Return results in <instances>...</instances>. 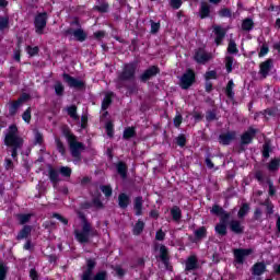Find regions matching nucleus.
I'll return each instance as SVG.
<instances>
[{
    "label": "nucleus",
    "instance_id": "obj_41",
    "mask_svg": "<svg viewBox=\"0 0 280 280\" xmlns=\"http://www.w3.org/2000/svg\"><path fill=\"white\" fill-rule=\"evenodd\" d=\"M219 16H221V19H231V16H233V13L231 12V9L223 8L219 11Z\"/></svg>",
    "mask_w": 280,
    "mask_h": 280
},
{
    "label": "nucleus",
    "instance_id": "obj_40",
    "mask_svg": "<svg viewBox=\"0 0 280 280\" xmlns=\"http://www.w3.org/2000/svg\"><path fill=\"white\" fill-rule=\"evenodd\" d=\"M225 212L224 208L220 207L219 205L212 206V209L210 210V213L212 215H219L221 217Z\"/></svg>",
    "mask_w": 280,
    "mask_h": 280
},
{
    "label": "nucleus",
    "instance_id": "obj_58",
    "mask_svg": "<svg viewBox=\"0 0 280 280\" xmlns=\"http://www.w3.org/2000/svg\"><path fill=\"white\" fill-rule=\"evenodd\" d=\"M170 5L173 10H179L180 5H183V0H171Z\"/></svg>",
    "mask_w": 280,
    "mask_h": 280
},
{
    "label": "nucleus",
    "instance_id": "obj_25",
    "mask_svg": "<svg viewBox=\"0 0 280 280\" xmlns=\"http://www.w3.org/2000/svg\"><path fill=\"white\" fill-rule=\"evenodd\" d=\"M32 234V225H24L23 229L19 232L16 240H27Z\"/></svg>",
    "mask_w": 280,
    "mask_h": 280
},
{
    "label": "nucleus",
    "instance_id": "obj_28",
    "mask_svg": "<svg viewBox=\"0 0 280 280\" xmlns=\"http://www.w3.org/2000/svg\"><path fill=\"white\" fill-rule=\"evenodd\" d=\"M279 167H280V159L279 158H276V159H272L268 165H267V168L270 171V172H278L279 171Z\"/></svg>",
    "mask_w": 280,
    "mask_h": 280
},
{
    "label": "nucleus",
    "instance_id": "obj_29",
    "mask_svg": "<svg viewBox=\"0 0 280 280\" xmlns=\"http://www.w3.org/2000/svg\"><path fill=\"white\" fill-rule=\"evenodd\" d=\"M253 27H255V22H253V19L247 18V19L243 20L242 30L244 32H250V30H253Z\"/></svg>",
    "mask_w": 280,
    "mask_h": 280
},
{
    "label": "nucleus",
    "instance_id": "obj_44",
    "mask_svg": "<svg viewBox=\"0 0 280 280\" xmlns=\"http://www.w3.org/2000/svg\"><path fill=\"white\" fill-rule=\"evenodd\" d=\"M248 211H250V206H248V203H243L238 210V218H244Z\"/></svg>",
    "mask_w": 280,
    "mask_h": 280
},
{
    "label": "nucleus",
    "instance_id": "obj_64",
    "mask_svg": "<svg viewBox=\"0 0 280 280\" xmlns=\"http://www.w3.org/2000/svg\"><path fill=\"white\" fill-rule=\"evenodd\" d=\"M268 51H269L268 45L264 44L258 54L259 58H262V56H266V54H268Z\"/></svg>",
    "mask_w": 280,
    "mask_h": 280
},
{
    "label": "nucleus",
    "instance_id": "obj_10",
    "mask_svg": "<svg viewBox=\"0 0 280 280\" xmlns=\"http://www.w3.org/2000/svg\"><path fill=\"white\" fill-rule=\"evenodd\" d=\"M27 100H30V95L23 94L19 100L14 102H9V115H11V117H14L19 108H21V106L23 105V102H27Z\"/></svg>",
    "mask_w": 280,
    "mask_h": 280
},
{
    "label": "nucleus",
    "instance_id": "obj_54",
    "mask_svg": "<svg viewBox=\"0 0 280 280\" xmlns=\"http://www.w3.org/2000/svg\"><path fill=\"white\" fill-rule=\"evenodd\" d=\"M176 143H177V145H179V148H185V145L187 143V138H185V135H179L176 138Z\"/></svg>",
    "mask_w": 280,
    "mask_h": 280
},
{
    "label": "nucleus",
    "instance_id": "obj_48",
    "mask_svg": "<svg viewBox=\"0 0 280 280\" xmlns=\"http://www.w3.org/2000/svg\"><path fill=\"white\" fill-rule=\"evenodd\" d=\"M205 80H207V82H209V80H218V72L215 70L206 72Z\"/></svg>",
    "mask_w": 280,
    "mask_h": 280
},
{
    "label": "nucleus",
    "instance_id": "obj_13",
    "mask_svg": "<svg viewBox=\"0 0 280 280\" xmlns=\"http://www.w3.org/2000/svg\"><path fill=\"white\" fill-rule=\"evenodd\" d=\"M211 58H213V56L210 52H206L203 48H199L195 51L194 59L199 65H207Z\"/></svg>",
    "mask_w": 280,
    "mask_h": 280
},
{
    "label": "nucleus",
    "instance_id": "obj_7",
    "mask_svg": "<svg viewBox=\"0 0 280 280\" xmlns=\"http://www.w3.org/2000/svg\"><path fill=\"white\" fill-rule=\"evenodd\" d=\"M35 32L39 36L45 34L47 27V12L38 13L34 19Z\"/></svg>",
    "mask_w": 280,
    "mask_h": 280
},
{
    "label": "nucleus",
    "instance_id": "obj_4",
    "mask_svg": "<svg viewBox=\"0 0 280 280\" xmlns=\"http://www.w3.org/2000/svg\"><path fill=\"white\" fill-rule=\"evenodd\" d=\"M79 218L82 220V231L74 230V237L80 244H89V234L91 233V223L86 220L84 213H80Z\"/></svg>",
    "mask_w": 280,
    "mask_h": 280
},
{
    "label": "nucleus",
    "instance_id": "obj_6",
    "mask_svg": "<svg viewBox=\"0 0 280 280\" xmlns=\"http://www.w3.org/2000/svg\"><path fill=\"white\" fill-rule=\"evenodd\" d=\"M196 83V72L191 69H187L186 72L179 79V86L184 91H187L190 86Z\"/></svg>",
    "mask_w": 280,
    "mask_h": 280
},
{
    "label": "nucleus",
    "instance_id": "obj_33",
    "mask_svg": "<svg viewBox=\"0 0 280 280\" xmlns=\"http://www.w3.org/2000/svg\"><path fill=\"white\" fill-rule=\"evenodd\" d=\"M54 89L56 95H58L59 97H62L65 95V85H62V82L56 81Z\"/></svg>",
    "mask_w": 280,
    "mask_h": 280
},
{
    "label": "nucleus",
    "instance_id": "obj_21",
    "mask_svg": "<svg viewBox=\"0 0 280 280\" xmlns=\"http://www.w3.org/2000/svg\"><path fill=\"white\" fill-rule=\"evenodd\" d=\"M230 229H231V232L235 233L236 235H242V233H244V226L237 220H232L230 222Z\"/></svg>",
    "mask_w": 280,
    "mask_h": 280
},
{
    "label": "nucleus",
    "instance_id": "obj_31",
    "mask_svg": "<svg viewBox=\"0 0 280 280\" xmlns=\"http://www.w3.org/2000/svg\"><path fill=\"white\" fill-rule=\"evenodd\" d=\"M143 229H145V223L139 220L133 226V235H141L143 233Z\"/></svg>",
    "mask_w": 280,
    "mask_h": 280
},
{
    "label": "nucleus",
    "instance_id": "obj_23",
    "mask_svg": "<svg viewBox=\"0 0 280 280\" xmlns=\"http://www.w3.org/2000/svg\"><path fill=\"white\" fill-rule=\"evenodd\" d=\"M130 205V197L126 195V192H121L118 196V207L120 209H128V206Z\"/></svg>",
    "mask_w": 280,
    "mask_h": 280
},
{
    "label": "nucleus",
    "instance_id": "obj_59",
    "mask_svg": "<svg viewBox=\"0 0 280 280\" xmlns=\"http://www.w3.org/2000/svg\"><path fill=\"white\" fill-rule=\"evenodd\" d=\"M173 124L175 128H180V125L183 124V115L178 114L175 116Z\"/></svg>",
    "mask_w": 280,
    "mask_h": 280
},
{
    "label": "nucleus",
    "instance_id": "obj_16",
    "mask_svg": "<svg viewBox=\"0 0 280 280\" xmlns=\"http://www.w3.org/2000/svg\"><path fill=\"white\" fill-rule=\"evenodd\" d=\"M212 27L215 35V45H222V40H224V36H226V31L220 25H214Z\"/></svg>",
    "mask_w": 280,
    "mask_h": 280
},
{
    "label": "nucleus",
    "instance_id": "obj_50",
    "mask_svg": "<svg viewBox=\"0 0 280 280\" xmlns=\"http://www.w3.org/2000/svg\"><path fill=\"white\" fill-rule=\"evenodd\" d=\"M225 68L228 73H231V71H233V57L231 56L225 57Z\"/></svg>",
    "mask_w": 280,
    "mask_h": 280
},
{
    "label": "nucleus",
    "instance_id": "obj_2",
    "mask_svg": "<svg viewBox=\"0 0 280 280\" xmlns=\"http://www.w3.org/2000/svg\"><path fill=\"white\" fill-rule=\"evenodd\" d=\"M61 132L67 139L68 148L73 159V163H80V161H82V152L86 150V145L78 141V137L71 132V129H69L68 126H63L61 128Z\"/></svg>",
    "mask_w": 280,
    "mask_h": 280
},
{
    "label": "nucleus",
    "instance_id": "obj_36",
    "mask_svg": "<svg viewBox=\"0 0 280 280\" xmlns=\"http://www.w3.org/2000/svg\"><path fill=\"white\" fill-rule=\"evenodd\" d=\"M171 214L173 220H175V222H178V220H180L182 218L180 208H178V206H174L171 210Z\"/></svg>",
    "mask_w": 280,
    "mask_h": 280
},
{
    "label": "nucleus",
    "instance_id": "obj_43",
    "mask_svg": "<svg viewBox=\"0 0 280 280\" xmlns=\"http://www.w3.org/2000/svg\"><path fill=\"white\" fill-rule=\"evenodd\" d=\"M59 174H61V176H63L65 178H71V167L61 166L59 168Z\"/></svg>",
    "mask_w": 280,
    "mask_h": 280
},
{
    "label": "nucleus",
    "instance_id": "obj_17",
    "mask_svg": "<svg viewBox=\"0 0 280 280\" xmlns=\"http://www.w3.org/2000/svg\"><path fill=\"white\" fill-rule=\"evenodd\" d=\"M48 177L54 187L60 183V173L50 164L48 165Z\"/></svg>",
    "mask_w": 280,
    "mask_h": 280
},
{
    "label": "nucleus",
    "instance_id": "obj_46",
    "mask_svg": "<svg viewBox=\"0 0 280 280\" xmlns=\"http://www.w3.org/2000/svg\"><path fill=\"white\" fill-rule=\"evenodd\" d=\"M270 152H271L270 143L265 142L264 145H262V156H264V159H270Z\"/></svg>",
    "mask_w": 280,
    "mask_h": 280
},
{
    "label": "nucleus",
    "instance_id": "obj_61",
    "mask_svg": "<svg viewBox=\"0 0 280 280\" xmlns=\"http://www.w3.org/2000/svg\"><path fill=\"white\" fill-rule=\"evenodd\" d=\"M105 128H106L107 136L113 138V122L107 121L106 125H105Z\"/></svg>",
    "mask_w": 280,
    "mask_h": 280
},
{
    "label": "nucleus",
    "instance_id": "obj_5",
    "mask_svg": "<svg viewBox=\"0 0 280 280\" xmlns=\"http://www.w3.org/2000/svg\"><path fill=\"white\" fill-rule=\"evenodd\" d=\"M137 74V63H125L122 71L118 74L119 82H133Z\"/></svg>",
    "mask_w": 280,
    "mask_h": 280
},
{
    "label": "nucleus",
    "instance_id": "obj_3",
    "mask_svg": "<svg viewBox=\"0 0 280 280\" xmlns=\"http://www.w3.org/2000/svg\"><path fill=\"white\" fill-rule=\"evenodd\" d=\"M65 36H73L79 43H84L88 38L86 32L82 28V24H80V20L75 18L72 22H70V27L63 32Z\"/></svg>",
    "mask_w": 280,
    "mask_h": 280
},
{
    "label": "nucleus",
    "instance_id": "obj_57",
    "mask_svg": "<svg viewBox=\"0 0 280 280\" xmlns=\"http://www.w3.org/2000/svg\"><path fill=\"white\" fill-rule=\"evenodd\" d=\"M92 205L93 207H95L96 209H104V203L102 202V200L100 199V197H95L92 200Z\"/></svg>",
    "mask_w": 280,
    "mask_h": 280
},
{
    "label": "nucleus",
    "instance_id": "obj_39",
    "mask_svg": "<svg viewBox=\"0 0 280 280\" xmlns=\"http://www.w3.org/2000/svg\"><path fill=\"white\" fill-rule=\"evenodd\" d=\"M113 104V98L109 94H106V96L103 98L102 102V110H107L108 106Z\"/></svg>",
    "mask_w": 280,
    "mask_h": 280
},
{
    "label": "nucleus",
    "instance_id": "obj_35",
    "mask_svg": "<svg viewBox=\"0 0 280 280\" xmlns=\"http://www.w3.org/2000/svg\"><path fill=\"white\" fill-rule=\"evenodd\" d=\"M214 230H215V233H218V235H221V237H224V235H226V233H228L226 224H224V223L217 224Z\"/></svg>",
    "mask_w": 280,
    "mask_h": 280
},
{
    "label": "nucleus",
    "instance_id": "obj_19",
    "mask_svg": "<svg viewBox=\"0 0 280 280\" xmlns=\"http://www.w3.org/2000/svg\"><path fill=\"white\" fill-rule=\"evenodd\" d=\"M272 69V59H267L266 61L260 63L259 73L262 78H268V73Z\"/></svg>",
    "mask_w": 280,
    "mask_h": 280
},
{
    "label": "nucleus",
    "instance_id": "obj_15",
    "mask_svg": "<svg viewBox=\"0 0 280 280\" xmlns=\"http://www.w3.org/2000/svg\"><path fill=\"white\" fill-rule=\"evenodd\" d=\"M236 135L235 131H228L226 133L220 135L219 143H221V145H231V142L235 141Z\"/></svg>",
    "mask_w": 280,
    "mask_h": 280
},
{
    "label": "nucleus",
    "instance_id": "obj_22",
    "mask_svg": "<svg viewBox=\"0 0 280 280\" xmlns=\"http://www.w3.org/2000/svg\"><path fill=\"white\" fill-rule=\"evenodd\" d=\"M136 215H143V197H136L133 200Z\"/></svg>",
    "mask_w": 280,
    "mask_h": 280
},
{
    "label": "nucleus",
    "instance_id": "obj_42",
    "mask_svg": "<svg viewBox=\"0 0 280 280\" xmlns=\"http://www.w3.org/2000/svg\"><path fill=\"white\" fill-rule=\"evenodd\" d=\"M68 115L72 118V119H80V117H78V107L75 105H72L70 107H68Z\"/></svg>",
    "mask_w": 280,
    "mask_h": 280
},
{
    "label": "nucleus",
    "instance_id": "obj_47",
    "mask_svg": "<svg viewBox=\"0 0 280 280\" xmlns=\"http://www.w3.org/2000/svg\"><path fill=\"white\" fill-rule=\"evenodd\" d=\"M101 191H103L106 198H110V196H113V188L108 185L101 186Z\"/></svg>",
    "mask_w": 280,
    "mask_h": 280
},
{
    "label": "nucleus",
    "instance_id": "obj_63",
    "mask_svg": "<svg viewBox=\"0 0 280 280\" xmlns=\"http://www.w3.org/2000/svg\"><path fill=\"white\" fill-rule=\"evenodd\" d=\"M26 49H27V54L30 56H36L38 54V47L37 46H35L33 48H32V46H27Z\"/></svg>",
    "mask_w": 280,
    "mask_h": 280
},
{
    "label": "nucleus",
    "instance_id": "obj_14",
    "mask_svg": "<svg viewBox=\"0 0 280 280\" xmlns=\"http://www.w3.org/2000/svg\"><path fill=\"white\" fill-rule=\"evenodd\" d=\"M95 266H97V262L94 259H88L86 269L81 275V280H91V277H93V270H95Z\"/></svg>",
    "mask_w": 280,
    "mask_h": 280
},
{
    "label": "nucleus",
    "instance_id": "obj_49",
    "mask_svg": "<svg viewBox=\"0 0 280 280\" xmlns=\"http://www.w3.org/2000/svg\"><path fill=\"white\" fill-rule=\"evenodd\" d=\"M10 25V19L7 16H1L0 18V30L3 31L8 28Z\"/></svg>",
    "mask_w": 280,
    "mask_h": 280
},
{
    "label": "nucleus",
    "instance_id": "obj_8",
    "mask_svg": "<svg viewBox=\"0 0 280 280\" xmlns=\"http://www.w3.org/2000/svg\"><path fill=\"white\" fill-rule=\"evenodd\" d=\"M62 78L63 82H66L70 89H77L78 91H84V89H86V83H84V81L75 79L69 73H63Z\"/></svg>",
    "mask_w": 280,
    "mask_h": 280
},
{
    "label": "nucleus",
    "instance_id": "obj_20",
    "mask_svg": "<svg viewBox=\"0 0 280 280\" xmlns=\"http://www.w3.org/2000/svg\"><path fill=\"white\" fill-rule=\"evenodd\" d=\"M116 171L117 174H119V176L122 178V180H126V178H128V165L125 164V162H118L116 164Z\"/></svg>",
    "mask_w": 280,
    "mask_h": 280
},
{
    "label": "nucleus",
    "instance_id": "obj_27",
    "mask_svg": "<svg viewBox=\"0 0 280 280\" xmlns=\"http://www.w3.org/2000/svg\"><path fill=\"white\" fill-rule=\"evenodd\" d=\"M198 268V259H196V256H190L186 260V270H196Z\"/></svg>",
    "mask_w": 280,
    "mask_h": 280
},
{
    "label": "nucleus",
    "instance_id": "obj_18",
    "mask_svg": "<svg viewBox=\"0 0 280 280\" xmlns=\"http://www.w3.org/2000/svg\"><path fill=\"white\" fill-rule=\"evenodd\" d=\"M160 259L164 264L166 270H170V254L165 245L160 246Z\"/></svg>",
    "mask_w": 280,
    "mask_h": 280
},
{
    "label": "nucleus",
    "instance_id": "obj_34",
    "mask_svg": "<svg viewBox=\"0 0 280 280\" xmlns=\"http://www.w3.org/2000/svg\"><path fill=\"white\" fill-rule=\"evenodd\" d=\"M233 86H235V84L233 83V80H230L228 82V85H226V89H225L226 96L230 100H233L235 97V92H233Z\"/></svg>",
    "mask_w": 280,
    "mask_h": 280
},
{
    "label": "nucleus",
    "instance_id": "obj_38",
    "mask_svg": "<svg viewBox=\"0 0 280 280\" xmlns=\"http://www.w3.org/2000/svg\"><path fill=\"white\" fill-rule=\"evenodd\" d=\"M8 267L5 266V262L3 260H0V280H5V277H8Z\"/></svg>",
    "mask_w": 280,
    "mask_h": 280
},
{
    "label": "nucleus",
    "instance_id": "obj_30",
    "mask_svg": "<svg viewBox=\"0 0 280 280\" xmlns=\"http://www.w3.org/2000/svg\"><path fill=\"white\" fill-rule=\"evenodd\" d=\"M132 137H137V131H135V127H128L124 130L122 138L128 140L132 139Z\"/></svg>",
    "mask_w": 280,
    "mask_h": 280
},
{
    "label": "nucleus",
    "instance_id": "obj_1",
    "mask_svg": "<svg viewBox=\"0 0 280 280\" xmlns=\"http://www.w3.org/2000/svg\"><path fill=\"white\" fill-rule=\"evenodd\" d=\"M24 144L25 140L23 137L19 136V127H16V125H11L4 136V145H7L8 152H11L12 159L19 156V152L23 150Z\"/></svg>",
    "mask_w": 280,
    "mask_h": 280
},
{
    "label": "nucleus",
    "instance_id": "obj_55",
    "mask_svg": "<svg viewBox=\"0 0 280 280\" xmlns=\"http://www.w3.org/2000/svg\"><path fill=\"white\" fill-rule=\"evenodd\" d=\"M93 280H108V273L106 271L97 272Z\"/></svg>",
    "mask_w": 280,
    "mask_h": 280
},
{
    "label": "nucleus",
    "instance_id": "obj_12",
    "mask_svg": "<svg viewBox=\"0 0 280 280\" xmlns=\"http://www.w3.org/2000/svg\"><path fill=\"white\" fill-rule=\"evenodd\" d=\"M256 136L257 129L249 127L248 130L241 136V148H244V145H249V143H253V139Z\"/></svg>",
    "mask_w": 280,
    "mask_h": 280
},
{
    "label": "nucleus",
    "instance_id": "obj_60",
    "mask_svg": "<svg viewBox=\"0 0 280 280\" xmlns=\"http://www.w3.org/2000/svg\"><path fill=\"white\" fill-rule=\"evenodd\" d=\"M34 144L37 145V144H43V133L42 132H36L35 133V141H34Z\"/></svg>",
    "mask_w": 280,
    "mask_h": 280
},
{
    "label": "nucleus",
    "instance_id": "obj_56",
    "mask_svg": "<svg viewBox=\"0 0 280 280\" xmlns=\"http://www.w3.org/2000/svg\"><path fill=\"white\" fill-rule=\"evenodd\" d=\"M206 119H207V121H215V119H218L215 110L207 112Z\"/></svg>",
    "mask_w": 280,
    "mask_h": 280
},
{
    "label": "nucleus",
    "instance_id": "obj_52",
    "mask_svg": "<svg viewBox=\"0 0 280 280\" xmlns=\"http://www.w3.org/2000/svg\"><path fill=\"white\" fill-rule=\"evenodd\" d=\"M22 119H24V121L26 124H30V121H32V108L28 107L22 115Z\"/></svg>",
    "mask_w": 280,
    "mask_h": 280
},
{
    "label": "nucleus",
    "instance_id": "obj_62",
    "mask_svg": "<svg viewBox=\"0 0 280 280\" xmlns=\"http://www.w3.org/2000/svg\"><path fill=\"white\" fill-rule=\"evenodd\" d=\"M94 10H97V12H108V4L103 3L101 5L94 7Z\"/></svg>",
    "mask_w": 280,
    "mask_h": 280
},
{
    "label": "nucleus",
    "instance_id": "obj_51",
    "mask_svg": "<svg viewBox=\"0 0 280 280\" xmlns=\"http://www.w3.org/2000/svg\"><path fill=\"white\" fill-rule=\"evenodd\" d=\"M151 23V34H159L161 30V23L154 22V20H150Z\"/></svg>",
    "mask_w": 280,
    "mask_h": 280
},
{
    "label": "nucleus",
    "instance_id": "obj_37",
    "mask_svg": "<svg viewBox=\"0 0 280 280\" xmlns=\"http://www.w3.org/2000/svg\"><path fill=\"white\" fill-rule=\"evenodd\" d=\"M195 237L196 240H205V237H207V228L201 226L198 230H196Z\"/></svg>",
    "mask_w": 280,
    "mask_h": 280
},
{
    "label": "nucleus",
    "instance_id": "obj_11",
    "mask_svg": "<svg viewBox=\"0 0 280 280\" xmlns=\"http://www.w3.org/2000/svg\"><path fill=\"white\" fill-rule=\"evenodd\" d=\"M161 73V69H159L158 66H151L147 70L140 74V81L148 82L149 80H152V78H155V75H159Z\"/></svg>",
    "mask_w": 280,
    "mask_h": 280
},
{
    "label": "nucleus",
    "instance_id": "obj_45",
    "mask_svg": "<svg viewBox=\"0 0 280 280\" xmlns=\"http://www.w3.org/2000/svg\"><path fill=\"white\" fill-rule=\"evenodd\" d=\"M237 44H235V40L230 39L228 46V54H237Z\"/></svg>",
    "mask_w": 280,
    "mask_h": 280
},
{
    "label": "nucleus",
    "instance_id": "obj_9",
    "mask_svg": "<svg viewBox=\"0 0 280 280\" xmlns=\"http://www.w3.org/2000/svg\"><path fill=\"white\" fill-rule=\"evenodd\" d=\"M233 255L235 258V264H238L240 266L244 265V261L246 257L253 255L252 248H236L233 250Z\"/></svg>",
    "mask_w": 280,
    "mask_h": 280
},
{
    "label": "nucleus",
    "instance_id": "obj_53",
    "mask_svg": "<svg viewBox=\"0 0 280 280\" xmlns=\"http://www.w3.org/2000/svg\"><path fill=\"white\" fill-rule=\"evenodd\" d=\"M18 220L20 224H27V222L32 220V214H19Z\"/></svg>",
    "mask_w": 280,
    "mask_h": 280
},
{
    "label": "nucleus",
    "instance_id": "obj_32",
    "mask_svg": "<svg viewBox=\"0 0 280 280\" xmlns=\"http://www.w3.org/2000/svg\"><path fill=\"white\" fill-rule=\"evenodd\" d=\"M55 143L58 152L61 154V156H65L67 154V148H65V143H62V140H60V138H56Z\"/></svg>",
    "mask_w": 280,
    "mask_h": 280
},
{
    "label": "nucleus",
    "instance_id": "obj_26",
    "mask_svg": "<svg viewBox=\"0 0 280 280\" xmlns=\"http://www.w3.org/2000/svg\"><path fill=\"white\" fill-rule=\"evenodd\" d=\"M252 270H253V275L255 277H261V273L266 272V264H264V262H256L253 266Z\"/></svg>",
    "mask_w": 280,
    "mask_h": 280
},
{
    "label": "nucleus",
    "instance_id": "obj_24",
    "mask_svg": "<svg viewBox=\"0 0 280 280\" xmlns=\"http://www.w3.org/2000/svg\"><path fill=\"white\" fill-rule=\"evenodd\" d=\"M199 14H200V19L209 18L211 14V7L207 2L202 1L199 10Z\"/></svg>",
    "mask_w": 280,
    "mask_h": 280
}]
</instances>
